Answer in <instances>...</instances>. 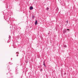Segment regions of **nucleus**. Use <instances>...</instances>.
<instances>
[{
    "mask_svg": "<svg viewBox=\"0 0 78 78\" xmlns=\"http://www.w3.org/2000/svg\"><path fill=\"white\" fill-rule=\"evenodd\" d=\"M31 9H33V7L32 6H31L30 7V10H31Z\"/></svg>",
    "mask_w": 78,
    "mask_h": 78,
    "instance_id": "f257e3e1",
    "label": "nucleus"
},
{
    "mask_svg": "<svg viewBox=\"0 0 78 78\" xmlns=\"http://www.w3.org/2000/svg\"><path fill=\"white\" fill-rule=\"evenodd\" d=\"M36 24H37V21L36 20L35 22V24L36 25Z\"/></svg>",
    "mask_w": 78,
    "mask_h": 78,
    "instance_id": "f03ea898",
    "label": "nucleus"
},
{
    "mask_svg": "<svg viewBox=\"0 0 78 78\" xmlns=\"http://www.w3.org/2000/svg\"><path fill=\"white\" fill-rule=\"evenodd\" d=\"M48 9H49L47 7V8H46V10H48Z\"/></svg>",
    "mask_w": 78,
    "mask_h": 78,
    "instance_id": "7ed1b4c3",
    "label": "nucleus"
},
{
    "mask_svg": "<svg viewBox=\"0 0 78 78\" xmlns=\"http://www.w3.org/2000/svg\"><path fill=\"white\" fill-rule=\"evenodd\" d=\"M64 47H67V46L66 45H64Z\"/></svg>",
    "mask_w": 78,
    "mask_h": 78,
    "instance_id": "20e7f679",
    "label": "nucleus"
},
{
    "mask_svg": "<svg viewBox=\"0 0 78 78\" xmlns=\"http://www.w3.org/2000/svg\"><path fill=\"white\" fill-rule=\"evenodd\" d=\"M44 66H45V67H46V66H45V64H44Z\"/></svg>",
    "mask_w": 78,
    "mask_h": 78,
    "instance_id": "39448f33",
    "label": "nucleus"
},
{
    "mask_svg": "<svg viewBox=\"0 0 78 78\" xmlns=\"http://www.w3.org/2000/svg\"><path fill=\"white\" fill-rule=\"evenodd\" d=\"M16 53H17V54H19V52H17Z\"/></svg>",
    "mask_w": 78,
    "mask_h": 78,
    "instance_id": "423d86ee",
    "label": "nucleus"
},
{
    "mask_svg": "<svg viewBox=\"0 0 78 78\" xmlns=\"http://www.w3.org/2000/svg\"><path fill=\"white\" fill-rule=\"evenodd\" d=\"M67 30H68L69 31L70 30L69 29H67Z\"/></svg>",
    "mask_w": 78,
    "mask_h": 78,
    "instance_id": "0eeeda50",
    "label": "nucleus"
},
{
    "mask_svg": "<svg viewBox=\"0 0 78 78\" xmlns=\"http://www.w3.org/2000/svg\"><path fill=\"white\" fill-rule=\"evenodd\" d=\"M64 30H63V33H64Z\"/></svg>",
    "mask_w": 78,
    "mask_h": 78,
    "instance_id": "6e6552de",
    "label": "nucleus"
},
{
    "mask_svg": "<svg viewBox=\"0 0 78 78\" xmlns=\"http://www.w3.org/2000/svg\"><path fill=\"white\" fill-rule=\"evenodd\" d=\"M41 70H42V69H41Z\"/></svg>",
    "mask_w": 78,
    "mask_h": 78,
    "instance_id": "1a4fd4ad",
    "label": "nucleus"
},
{
    "mask_svg": "<svg viewBox=\"0 0 78 78\" xmlns=\"http://www.w3.org/2000/svg\"><path fill=\"white\" fill-rule=\"evenodd\" d=\"M17 56H18V55H17Z\"/></svg>",
    "mask_w": 78,
    "mask_h": 78,
    "instance_id": "9d476101",
    "label": "nucleus"
}]
</instances>
